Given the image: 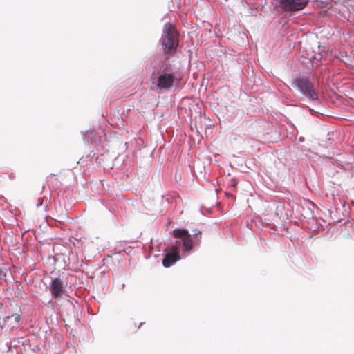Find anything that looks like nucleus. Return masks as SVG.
Listing matches in <instances>:
<instances>
[{
  "instance_id": "1",
  "label": "nucleus",
  "mask_w": 354,
  "mask_h": 354,
  "mask_svg": "<svg viewBox=\"0 0 354 354\" xmlns=\"http://www.w3.org/2000/svg\"><path fill=\"white\" fill-rule=\"evenodd\" d=\"M161 43L165 55H171L176 51L178 46V33L174 25L167 23L162 29Z\"/></svg>"
},
{
  "instance_id": "2",
  "label": "nucleus",
  "mask_w": 354,
  "mask_h": 354,
  "mask_svg": "<svg viewBox=\"0 0 354 354\" xmlns=\"http://www.w3.org/2000/svg\"><path fill=\"white\" fill-rule=\"evenodd\" d=\"M293 84L299 89V91L307 98L311 100L318 99L313 83L306 77H297L294 80Z\"/></svg>"
},
{
  "instance_id": "3",
  "label": "nucleus",
  "mask_w": 354,
  "mask_h": 354,
  "mask_svg": "<svg viewBox=\"0 0 354 354\" xmlns=\"http://www.w3.org/2000/svg\"><path fill=\"white\" fill-rule=\"evenodd\" d=\"M173 236L176 239H179L178 246V248L182 243L183 250L184 252H189L193 248V242L191 239V235L187 230L185 229H175L173 230Z\"/></svg>"
},
{
  "instance_id": "4",
  "label": "nucleus",
  "mask_w": 354,
  "mask_h": 354,
  "mask_svg": "<svg viewBox=\"0 0 354 354\" xmlns=\"http://www.w3.org/2000/svg\"><path fill=\"white\" fill-rule=\"evenodd\" d=\"M308 0H280L279 6L285 11H297L304 9Z\"/></svg>"
},
{
  "instance_id": "5",
  "label": "nucleus",
  "mask_w": 354,
  "mask_h": 354,
  "mask_svg": "<svg viewBox=\"0 0 354 354\" xmlns=\"http://www.w3.org/2000/svg\"><path fill=\"white\" fill-rule=\"evenodd\" d=\"M174 82V77L173 74L168 73H162L158 77L154 83L159 89L168 90L171 88Z\"/></svg>"
},
{
  "instance_id": "6",
  "label": "nucleus",
  "mask_w": 354,
  "mask_h": 354,
  "mask_svg": "<svg viewBox=\"0 0 354 354\" xmlns=\"http://www.w3.org/2000/svg\"><path fill=\"white\" fill-rule=\"evenodd\" d=\"M178 241H176L175 245L171 248V252H167L163 259L162 265L164 267L168 268L173 265L175 262L180 259L178 253Z\"/></svg>"
},
{
  "instance_id": "7",
  "label": "nucleus",
  "mask_w": 354,
  "mask_h": 354,
  "mask_svg": "<svg viewBox=\"0 0 354 354\" xmlns=\"http://www.w3.org/2000/svg\"><path fill=\"white\" fill-rule=\"evenodd\" d=\"M50 292L54 298H59L64 292L63 282L59 278L54 279L50 287Z\"/></svg>"
},
{
  "instance_id": "8",
  "label": "nucleus",
  "mask_w": 354,
  "mask_h": 354,
  "mask_svg": "<svg viewBox=\"0 0 354 354\" xmlns=\"http://www.w3.org/2000/svg\"><path fill=\"white\" fill-rule=\"evenodd\" d=\"M194 236L196 239V245L199 244L200 242H201V231H198L197 232H194Z\"/></svg>"
},
{
  "instance_id": "9",
  "label": "nucleus",
  "mask_w": 354,
  "mask_h": 354,
  "mask_svg": "<svg viewBox=\"0 0 354 354\" xmlns=\"http://www.w3.org/2000/svg\"><path fill=\"white\" fill-rule=\"evenodd\" d=\"M12 317H13V318H14V319H15V321L16 322H19V319H20V315H18V314H13L11 317H10V316H7V317H6V319L8 320V319H10V318H12Z\"/></svg>"
}]
</instances>
